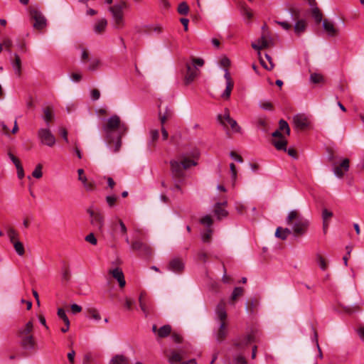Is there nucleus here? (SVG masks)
Masks as SVG:
<instances>
[{
	"label": "nucleus",
	"instance_id": "nucleus-10",
	"mask_svg": "<svg viewBox=\"0 0 364 364\" xmlns=\"http://www.w3.org/2000/svg\"><path fill=\"white\" fill-rule=\"evenodd\" d=\"M30 16L34 20L33 28L37 30H42L46 26L47 21L43 14L36 8L31 7L29 9Z\"/></svg>",
	"mask_w": 364,
	"mask_h": 364
},
{
	"label": "nucleus",
	"instance_id": "nucleus-1",
	"mask_svg": "<svg viewBox=\"0 0 364 364\" xmlns=\"http://www.w3.org/2000/svg\"><path fill=\"white\" fill-rule=\"evenodd\" d=\"M102 130L107 145L114 153L118 152L122 146V138L128 131V126L121 122L119 116L114 114L108 118Z\"/></svg>",
	"mask_w": 364,
	"mask_h": 364
},
{
	"label": "nucleus",
	"instance_id": "nucleus-18",
	"mask_svg": "<svg viewBox=\"0 0 364 364\" xmlns=\"http://www.w3.org/2000/svg\"><path fill=\"white\" fill-rule=\"evenodd\" d=\"M306 27H307V23H306V20H304V19L298 20L294 26V31L295 34L297 36H300L306 31Z\"/></svg>",
	"mask_w": 364,
	"mask_h": 364
},
{
	"label": "nucleus",
	"instance_id": "nucleus-4",
	"mask_svg": "<svg viewBox=\"0 0 364 364\" xmlns=\"http://www.w3.org/2000/svg\"><path fill=\"white\" fill-rule=\"evenodd\" d=\"M17 337L20 340L21 346L25 350H32L36 345L33 336V323L32 321L27 322L17 331Z\"/></svg>",
	"mask_w": 364,
	"mask_h": 364
},
{
	"label": "nucleus",
	"instance_id": "nucleus-35",
	"mask_svg": "<svg viewBox=\"0 0 364 364\" xmlns=\"http://www.w3.org/2000/svg\"><path fill=\"white\" fill-rule=\"evenodd\" d=\"M310 82L314 84L323 83L324 82V77L320 73H313L310 75Z\"/></svg>",
	"mask_w": 364,
	"mask_h": 364
},
{
	"label": "nucleus",
	"instance_id": "nucleus-6",
	"mask_svg": "<svg viewBox=\"0 0 364 364\" xmlns=\"http://www.w3.org/2000/svg\"><path fill=\"white\" fill-rule=\"evenodd\" d=\"M127 7V4L124 1H121L119 4H114L109 8L112 14L114 21V26L116 28H122L124 26L123 10Z\"/></svg>",
	"mask_w": 364,
	"mask_h": 364
},
{
	"label": "nucleus",
	"instance_id": "nucleus-31",
	"mask_svg": "<svg viewBox=\"0 0 364 364\" xmlns=\"http://www.w3.org/2000/svg\"><path fill=\"white\" fill-rule=\"evenodd\" d=\"M258 55H261L260 52H259V53H258ZM265 58H267V60L269 61V66H268V65L265 63V62L264 61V60L262 59V58L261 56H259V61H260L261 65L263 66V68H265V69H266V70H272V69H273V68H274V63H273V62H272V58L270 57V55H268V54H267V53L265 54Z\"/></svg>",
	"mask_w": 364,
	"mask_h": 364
},
{
	"label": "nucleus",
	"instance_id": "nucleus-44",
	"mask_svg": "<svg viewBox=\"0 0 364 364\" xmlns=\"http://www.w3.org/2000/svg\"><path fill=\"white\" fill-rule=\"evenodd\" d=\"M144 242L139 240H135L131 243V250L133 251H139Z\"/></svg>",
	"mask_w": 364,
	"mask_h": 364
},
{
	"label": "nucleus",
	"instance_id": "nucleus-33",
	"mask_svg": "<svg viewBox=\"0 0 364 364\" xmlns=\"http://www.w3.org/2000/svg\"><path fill=\"white\" fill-rule=\"evenodd\" d=\"M12 244L14 245V248L16 254L21 257L23 256L25 254V249H24L23 244L21 242H20L19 240H17V241L13 242Z\"/></svg>",
	"mask_w": 364,
	"mask_h": 364
},
{
	"label": "nucleus",
	"instance_id": "nucleus-47",
	"mask_svg": "<svg viewBox=\"0 0 364 364\" xmlns=\"http://www.w3.org/2000/svg\"><path fill=\"white\" fill-rule=\"evenodd\" d=\"M100 61L97 58L92 59L90 62V65L88 66V70L93 71L95 70L100 65Z\"/></svg>",
	"mask_w": 364,
	"mask_h": 364
},
{
	"label": "nucleus",
	"instance_id": "nucleus-5",
	"mask_svg": "<svg viewBox=\"0 0 364 364\" xmlns=\"http://www.w3.org/2000/svg\"><path fill=\"white\" fill-rule=\"evenodd\" d=\"M215 313L218 317V319L220 321L219 328L216 333V340L218 342L223 341L227 334H228V328L226 324V318H227V313L225 309V303L223 301H221L215 309Z\"/></svg>",
	"mask_w": 364,
	"mask_h": 364
},
{
	"label": "nucleus",
	"instance_id": "nucleus-11",
	"mask_svg": "<svg viewBox=\"0 0 364 364\" xmlns=\"http://www.w3.org/2000/svg\"><path fill=\"white\" fill-rule=\"evenodd\" d=\"M38 136L42 144L52 147L55 144V138L49 129H40Z\"/></svg>",
	"mask_w": 364,
	"mask_h": 364
},
{
	"label": "nucleus",
	"instance_id": "nucleus-23",
	"mask_svg": "<svg viewBox=\"0 0 364 364\" xmlns=\"http://www.w3.org/2000/svg\"><path fill=\"white\" fill-rule=\"evenodd\" d=\"M214 213L218 220H221L228 215V212L224 208L221 207V204H215Z\"/></svg>",
	"mask_w": 364,
	"mask_h": 364
},
{
	"label": "nucleus",
	"instance_id": "nucleus-26",
	"mask_svg": "<svg viewBox=\"0 0 364 364\" xmlns=\"http://www.w3.org/2000/svg\"><path fill=\"white\" fill-rule=\"evenodd\" d=\"M259 302L255 299H251L246 303V310L248 313L253 314L258 306Z\"/></svg>",
	"mask_w": 364,
	"mask_h": 364
},
{
	"label": "nucleus",
	"instance_id": "nucleus-7",
	"mask_svg": "<svg viewBox=\"0 0 364 364\" xmlns=\"http://www.w3.org/2000/svg\"><path fill=\"white\" fill-rule=\"evenodd\" d=\"M220 65L225 68V75L224 77L226 80V87L223 93L222 94V97L224 99H229L231 95L232 90L234 87V82L230 76V74L227 69L228 67L230 65V60L228 58L224 57L220 60Z\"/></svg>",
	"mask_w": 364,
	"mask_h": 364
},
{
	"label": "nucleus",
	"instance_id": "nucleus-54",
	"mask_svg": "<svg viewBox=\"0 0 364 364\" xmlns=\"http://www.w3.org/2000/svg\"><path fill=\"white\" fill-rule=\"evenodd\" d=\"M85 240L93 245H96L97 240L93 233H90L85 237Z\"/></svg>",
	"mask_w": 364,
	"mask_h": 364
},
{
	"label": "nucleus",
	"instance_id": "nucleus-46",
	"mask_svg": "<svg viewBox=\"0 0 364 364\" xmlns=\"http://www.w3.org/2000/svg\"><path fill=\"white\" fill-rule=\"evenodd\" d=\"M42 165L38 164L32 173V176L36 178H41L43 176Z\"/></svg>",
	"mask_w": 364,
	"mask_h": 364
},
{
	"label": "nucleus",
	"instance_id": "nucleus-32",
	"mask_svg": "<svg viewBox=\"0 0 364 364\" xmlns=\"http://www.w3.org/2000/svg\"><path fill=\"white\" fill-rule=\"evenodd\" d=\"M182 359V355L177 351H172L171 355L168 357V361L171 364L178 363L181 362Z\"/></svg>",
	"mask_w": 364,
	"mask_h": 364
},
{
	"label": "nucleus",
	"instance_id": "nucleus-29",
	"mask_svg": "<svg viewBox=\"0 0 364 364\" xmlns=\"http://www.w3.org/2000/svg\"><path fill=\"white\" fill-rule=\"evenodd\" d=\"M53 117L54 115L52 107H47L43 109V119L47 124H49V123L53 120Z\"/></svg>",
	"mask_w": 364,
	"mask_h": 364
},
{
	"label": "nucleus",
	"instance_id": "nucleus-20",
	"mask_svg": "<svg viewBox=\"0 0 364 364\" xmlns=\"http://www.w3.org/2000/svg\"><path fill=\"white\" fill-rule=\"evenodd\" d=\"M272 143L277 150H282L284 151H287V141L284 137H280V139H273Z\"/></svg>",
	"mask_w": 364,
	"mask_h": 364
},
{
	"label": "nucleus",
	"instance_id": "nucleus-22",
	"mask_svg": "<svg viewBox=\"0 0 364 364\" xmlns=\"http://www.w3.org/2000/svg\"><path fill=\"white\" fill-rule=\"evenodd\" d=\"M172 333L171 326L168 324L164 325L159 328L157 331V338H163L169 336Z\"/></svg>",
	"mask_w": 364,
	"mask_h": 364
},
{
	"label": "nucleus",
	"instance_id": "nucleus-62",
	"mask_svg": "<svg viewBox=\"0 0 364 364\" xmlns=\"http://www.w3.org/2000/svg\"><path fill=\"white\" fill-rule=\"evenodd\" d=\"M171 338L175 343H180L182 342V336L177 333L173 332L171 333Z\"/></svg>",
	"mask_w": 364,
	"mask_h": 364
},
{
	"label": "nucleus",
	"instance_id": "nucleus-13",
	"mask_svg": "<svg viewBox=\"0 0 364 364\" xmlns=\"http://www.w3.org/2000/svg\"><path fill=\"white\" fill-rule=\"evenodd\" d=\"M253 342H255V336L253 334L250 333L245 336L235 339L233 344L237 348V349L242 350Z\"/></svg>",
	"mask_w": 364,
	"mask_h": 364
},
{
	"label": "nucleus",
	"instance_id": "nucleus-53",
	"mask_svg": "<svg viewBox=\"0 0 364 364\" xmlns=\"http://www.w3.org/2000/svg\"><path fill=\"white\" fill-rule=\"evenodd\" d=\"M274 23L286 31H289L291 28V23L287 21H274Z\"/></svg>",
	"mask_w": 364,
	"mask_h": 364
},
{
	"label": "nucleus",
	"instance_id": "nucleus-39",
	"mask_svg": "<svg viewBox=\"0 0 364 364\" xmlns=\"http://www.w3.org/2000/svg\"><path fill=\"white\" fill-rule=\"evenodd\" d=\"M344 311L348 314H353L360 311V306L359 304H354L353 306H343Z\"/></svg>",
	"mask_w": 364,
	"mask_h": 364
},
{
	"label": "nucleus",
	"instance_id": "nucleus-50",
	"mask_svg": "<svg viewBox=\"0 0 364 364\" xmlns=\"http://www.w3.org/2000/svg\"><path fill=\"white\" fill-rule=\"evenodd\" d=\"M213 231L211 229H208L202 235V240L204 242H209L211 240Z\"/></svg>",
	"mask_w": 364,
	"mask_h": 364
},
{
	"label": "nucleus",
	"instance_id": "nucleus-25",
	"mask_svg": "<svg viewBox=\"0 0 364 364\" xmlns=\"http://www.w3.org/2000/svg\"><path fill=\"white\" fill-rule=\"evenodd\" d=\"M145 295L146 293L144 291L141 292L139 298V301L141 311L145 314L146 316H147L149 313V307L147 305L146 301L144 299Z\"/></svg>",
	"mask_w": 364,
	"mask_h": 364
},
{
	"label": "nucleus",
	"instance_id": "nucleus-42",
	"mask_svg": "<svg viewBox=\"0 0 364 364\" xmlns=\"http://www.w3.org/2000/svg\"><path fill=\"white\" fill-rule=\"evenodd\" d=\"M189 11V7L186 2H182L178 5V12L181 15H187Z\"/></svg>",
	"mask_w": 364,
	"mask_h": 364
},
{
	"label": "nucleus",
	"instance_id": "nucleus-30",
	"mask_svg": "<svg viewBox=\"0 0 364 364\" xmlns=\"http://www.w3.org/2000/svg\"><path fill=\"white\" fill-rule=\"evenodd\" d=\"M316 261L321 270L325 271L328 268L326 259L319 253L316 255Z\"/></svg>",
	"mask_w": 364,
	"mask_h": 364
},
{
	"label": "nucleus",
	"instance_id": "nucleus-61",
	"mask_svg": "<svg viewBox=\"0 0 364 364\" xmlns=\"http://www.w3.org/2000/svg\"><path fill=\"white\" fill-rule=\"evenodd\" d=\"M8 156L10 158V159L12 161V162L14 164L16 168L17 167V166L21 165L19 159L17 157H16L12 153L9 152Z\"/></svg>",
	"mask_w": 364,
	"mask_h": 364
},
{
	"label": "nucleus",
	"instance_id": "nucleus-48",
	"mask_svg": "<svg viewBox=\"0 0 364 364\" xmlns=\"http://www.w3.org/2000/svg\"><path fill=\"white\" fill-rule=\"evenodd\" d=\"M139 251L145 256H150L152 254V250L151 247L146 243L144 244V245L142 246Z\"/></svg>",
	"mask_w": 364,
	"mask_h": 364
},
{
	"label": "nucleus",
	"instance_id": "nucleus-59",
	"mask_svg": "<svg viewBox=\"0 0 364 364\" xmlns=\"http://www.w3.org/2000/svg\"><path fill=\"white\" fill-rule=\"evenodd\" d=\"M2 45L4 46L9 53H11V48L13 45L12 41L9 38H5L3 41Z\"/></svg>",
	"mask_w": 364,
	"mask_h": 364
},
{
	"label": "nucleus",
	"instance_id": "nucleus-2",
	"mask_svg": "<svg viewBox=\"0 0 364 364\" xmlns=\"http://www.w3.org/2000/svg\"><path fill=\"white\" fill-rule=\"evenodd\" d=\"M286 223L291 227L295 237L304 235L307 232L309 226V221L296 210H291L289 213Z\"/></svg>",
	"mask_w": 364,
	"mask_h": 364
},
{
	"label": "nucleus",
	"instance_id": "nucleus-37",
	"mask_svg": "<svg viewBox=\"0 0 364 364\" xmlns=\"http://www.w3.org/2000/svg\"><path fill=\"white\" fill-rule=\"evenodd\" d=\"M7 235L11 243L18 240V232L11 227L7 228Z\"/></svg>",
	"mask_w": 364,
	"mask_h": 364
},
{
	"label": "nucleus",
	"instance_id": "nucleus-14",
	"mask_svg": "<svg viewBox=\"0 0 364 364\" xmlns=\"http://www.w3.org/2000/svg\"><path fill=\"white\" fill-rule=\"evenodd\" d=\"M294 126L296 129L304 130L308 127L309 122L308 118L303 114H298L293 118Z\"/></svg>",
	"mask_w": 364,
	"mask_h": 364
},
{
	"label": "nucleus",
	"instance_id": "nucleus-12",
	"mask_svg": "<svg viewBox=\"0 0 364 364\" xmlns=\"http://www.w3.org/2000/svg\"><path fill=\"white\" fill-rule=\"evenodd\" d=\"M350 161L348 159H344L339 164L333 163V171L335 176L339 178H343L345 173L349 170Z\"/></svg>",
	"mask_w": 364,
	"mask_h": 364
},
{
	"label": "nucleus",
	"instance_id": "nucleus-28",
	"mask_svg": "<svg viewBox=\"0 0 364 364\" xmlns=\"http://www.w3.org/2000/svg\"><path fill=\"white\" fill-rule=\"evenodd\" d=\"M109 364H129V360L122 355H116L111 359Z\"/></svg>",
	"mask_w": 364,
	"mask_h": 364
},
{
	"label": "nucleus",
	"instance_id": "nucleus-8",
	"mask_svg": "<svg viewBox=\"0 0 364 364\" xmlns=\"http://www.w3.org/2000/svg\"><path fill=\"white\" fill-rule=\"evenodd\" d=\"M217 118L224 127H227L228 124H229L234 132H241V127L235 119L230 117L228 109H225L224 114H218Z\"/></svg>",
	"mask_w": 364,
	"mask_h": 364
},
{
	"label": "nucleus",
	"instance_id": "nucleus-19",
	"mask_svg": "<svg viewBox=\"0 0 364 364\" xmlns=\"http://www.w3.org/2000/svg\"><path fill=\"white\" fill-rule=\"evenodd\" d=\"M323 28L330 36H336L338 33V30L334 27L333 23L328 19L323 21Z\"/></svg>",
	"mask_w": 364,
	"mask_h": 364
},
{
	"label": "nucleus",
	"instance_id": "nucleus-24",
	"mask_svg": "<svg viewBox=\"0 0 364 364\" xmlns=\"http://www.w3.org/2000/svg\"><path fill=\"white\" fill-rule=\"evenodd\" d=\"M268 46V41L264 36H261V38L258 39L257 43L252 44V48L257 50H260L262 49L267 48Z\"/></svg>",
	"mask_w": 364,
	"mask_h": 364
},
{
	"label": "nucleus",
	"instance_id": "nucleus-27",
	"mask_svg": "<svg viewBox=\"0 0 364 364\" xmlns=\"http://www.w3.org/2000/svg\"><path fill=\"white\" fill-rule=\"evenodd\" d=\"M107 21L105 18H102L97 21L94 27V31L97 33H102L107 26Z\"/></svg>",
	"mask_w": 364,
	"mask_h": 364
},
{
	"label": "nucleus",
	"instance_id": "nucleus-58",
	"mask_svg": "<svg viewBox=\"0 0 364 364\" xmlns=\"http://www.w3.org/2000/svg\"><path fill=\"white\" fill-rule=\"evenodd\" d=\"M259 107L264 110H272V105L269 102L263 101L259 102Z\"/></svg>",
	"mask_w": 364,
	"mask_h": 364
},
{
	"label": "nucleus",
	"instance_id": "nucleus-34",
	"mask_svg": "<svg viewBox=\"0 0 364 364\" xmlns=\"http://www.w3.org/2000/svg\"><path fill=\"white\" fill-rule=\"evenodd\" d=\"M150 140L149 141V146H154L155 142L159 138V132L158 129H151L149 132Z\"/></svg>",
	"mask_w": 364,
	"mask_h": 364
},
{
	"label": "nucleus",
	"instance_id": "nucleus-51",
	"mask_svg": "<svg viewBox=\"0 0 364 364\" xmlns=\"http://www.w3.org/2000/svg\"><path fill=\"white\" fill-rule=\"evenodd\" d=\"M333 216V213L326 208L323 209L322 210V219L323 222H328V220L330 219Z\"/></svg>",
	"mask_w": 364,
	"mask_h": 364
},
{
	"label": "nucleus",
	"instance_id": "nucleus-64",
	"mask_svg": "<svg viewBox=\"0 0 364 364\" xmlns=\"http://www.w3.org/2000/svg\"><path fill=\"white\" fill-rule=\"evenodd\" d=\"M357 333L359 335L360 339L364 341V325H360L358 329Z\"/></svg>",
	"mask_w": 364,
	"mask_h": 364
},
{
	"label": "nucleus",
	"instance_id": "nucleus-36",
	"mask_svg": "<svg viewBox=\"0 0 364 364\" xmlns=\"http://www.w3.org/2000/svg\"><path fill=\"white\" fill-rule=\"evenodd\" d=\"M312 16L317 23H319L322 21V14L317 6L311 9Z\"/></svg>",
	"mask_w": 364,
	"mask_h": 364
},
{
	"label": "nucleus",
	"instance_id": "nucleus-9",
	"mask_svg": "<svg viewBox=\"0 0 364 364\" xmlns=\"http://www.w3.org/2000/svg\"><path fill=\"white\" fill-rule=\"evenodd\" d=\"M90 218V223L99 231L102 232L105 224V218L100 210H94L91 208L87 210Z\"/></svg>",
	"mask_w": 364,
	"mask_h": 364
},
{
	"label": "nucleus",
	"instance_id": "nucleus-38",
	"mask_svg": "<svg viewBox=\"0 0 364 364\" xmlns=\"http://www.w3.org/2000/svg\"><path fill=\"white\" fill-rule=\"evenodd\" d=\"M88 316L90 318H92L95 321H100L101 319V316L100 313L96 309L90 308L87 309Z\"/></svg>",
	"mask_w": 364,
	"mask_h": 364
},
{
	"label": "nucleus",
	"instance_id": "nucleus-15",
	"mask_svg": "<svg viewBox=\"0 0 364 364\" xmlns=\"http://www.w3.org/2000/svg\"><path fill=\"white\" fill-rule=\"evenodd\" d=\"M109 274H110L115 279L117 280L119 285L121 288H123L126 284L124 273L122 270L118 267L109 269Z\"/></svg>",
	"mask_w": 364,
	"mask_h": 364
},
{
	"label": "nucleus",
	"instance_id": "nucleus-45",
	"mask_svg": "<svg viewBox=\"0 0 364 364\" xmlns=\"http://www.w3.org/2000/svg\"><path fill=\"white\" fill-rule=\"evenodd\" d=\"M70 279V271L68 267H64L62 269V280L68 282Z\"/></svg>",
	"mask_w": 364,
	"mask_h": 364
},
{
	"label": "nucleus",
	"instance_id": "nucleus-60",
	"mask_svg": "<svg viewBox=\"0 0 364 364\" xmlns=\"http://www.w3.org/2000/svg\"><path fill=\"white\" fill-rule=\"evenodd\" d=\"M230 168L232 174V179L233 182L236 181L237 178V171H236V166L233 163H231L230 164Z\"/></svg>",
	"mask_w": 364,
	"mask_h": 364
},
{
	"label": "nucleus",
	"instance_id": "nucleus-17",
	"mask_svg": "<svg viewBox=\"0 0 364 364\" xmlns=\"http://www.w3.org/2000/svg\"><path fill=\"white\" fill-rule=\"evenodd\" d=\"M186 74L185 76V82L186 84L192 82L198 75V70L196 68H193L191 65L186 64Z\"/></svg>",
	"mask_w": 364,
	"mask_h": 364
},
{
	"label": "nucleus",
	"instance_id": "nucleus-55",
	"mask_svg": "<svg viewBox=\"0 0 364 364\" xmlns=\"http://www.w3.org/2000/svg\"><path fill=\"white\" fill-rule=\"evenodd\" d=\"M234 362L235 364H247V360L245 358L240 354L237 355L234 358Z\"/></svg>",
	"mask_w": 364,
	"mask_h": 364
},
{
	"label": "nucleus",
	"instance_id": "nucleus-16",
	"mask_svg": "<svg viewBox=\"0 0 364 364\" xmlns=\"http://www.w3.org/2000/svg\"><path fill=\"white\" fill-rule=\"evenodd\" d=\"M168 269L176 273H181L184 269V264L179 258H174L169 262Z\"/></svg>",
	"mask_w": 364,
	"mask_h": 364
},
{
	"label": "nucleus",
	"instance_id": "nucleus-41",
	"mask_svg": "<svg viewBox=\"0 0 364 364\" xmlns=\"http://www.w3.org/2000/svg\"><path fill=\"white\" fill-rule=\"evenodd\" d=\"M57 314L59 316V318H60L64 321L65 325H70L69 318H68L65 311L63 309H58Z\"/></svg>",
	"mask_w": 364,
	"mask_h": 364
},
{
	"label": "nucleus",
	"instance_id": "nucleus-49",
	"mask_svg": "<svg viewBox=\"0 0 364 364\" xmlns=\"http://www.w3.org/2000/svg\"><path fill=\"white\" fill-rule=\"evenodd\" d=\"M201 224L210 228L213 225V220L210 215H205L200 220Z\"/></svg>",
	"mask_w": 364,
	"mask_h": 364
},
{
	"label": "nucleus",
	"instance_id": "nucleus-43",
	"mask_svg": "<svg viewBox=\"0 0 364 364\" xmlns=\"http://www.w3.org/2000/svg\"><path fill=\"white\" fill-rule=\"evenodd\" d=\"M243 294L242 287H235L231 295V300L235 301L239 296Z\"/></svg>",
	"mask_w": 364,
	"mask_h": 364
},
{
	"label": "nucleus",
	"instance_id": "nucleus-57",
	"mask_svg": "<svg viewBox=\"0 0 364 364\" xmlns=\"http://www.w3.org/2000/svg\"><path fill=\"white\" fill-rule=\"evenodd\" d=\"M204 65V60L201 58H195L192 59V65L191 66L193 68H196L197 66L202 67Z\"/></svg>",
	"mask_w": 364,
	"mask_h": 364
},
{
	"label": "nucleus",
	"instance_id": "nucleus-3",
	"mask_svg": "<svg viewBox=\"0 0 364 364\" xmlns=\"http://www.w3.org/2000/svg\"><path fill=\"white\" fill-rule=\"evenodd\" d=\"M197 164L193 160L184 156L180 157V161H170L172 178L175 182H182L185 177V170Z\"/></svg>",
	"mask_w": 364,
	"mask_h": 364
},
{
	"label": "nucleus",
	"instance_id": "nucleus-21",
	"mask_svg": "<svg viewBox=\"0 0 364 364\" xmlns=\"http://www.w3.org/2000/svg\"><path fill=\"white\" fill-rule=\"evenodd\" d=\"M14 60L12 62V66L14 70L15 74L20 77L21 75V60L19 55L16 53L14 55Z\"/></svg>",
	"mask_w": 364,
	"mask_h": 364
},
{
	"label": "nucleus",
	"instance_id": "nucleus-52",
	"mask_svg": "<svg viewBox=\"0 0 364 364\" xmlns=\"http://www.w3.org/2000/svg\"><path fill=\"white\" fill-rule=\"evenodd\" d=\"M275 237L282 240H285L287 238V235L282 231V228L278 227L275 232Z\"/></svg>",
	"mask_w": 364,
	"mask_h": 364
},
{
	"label": "nucleus",
	"instance_id": "nucleus-40",
	"mask_svg": "<svg viewBox=\"0 0 364 364\" xmlns=\"http://www.w3.org/2000/svg\"><path fill=\"white\" fill-rule=\"evenodd\" d=\"M279 130L285 132L287 135H289L290 134L289 124L284 119H280L279 122Z\"/></svg>",
	"mask_w": 364,
	"mask_h": 364
},
{
	"label": "nucleus",
	"instance_id": "nucleus-56",
	"mask_svg": "<svg viewBox=\"0 0 364 364\" xmlns=\"http://www.w3.org/2000/svg\"><path fill=\"white\" fill-rule=\"evenodd\" d=\"M117 200V197L114 196H108L106 197V201L109 207H113Z\"/></svg>",
	"mask_w": 364,
	"mask_h": 364
},
{
	"label": "nucleus",
	"instance_id": "nucleus-63",
	"mask_svg": "<svg viewBox=\"0 0 364 364\" xmlns=\"http://www.w3.org/2000/svg\"><path fill=\"white\" fill-rule=\"evenodd\" d=\"M198 259L200 261H202L203 262H205L208 259V255L204 251L201 250L198 253Z\"/></svg>",
	"mask_w": 364,
	"mask_h": 364
}]
</instances>
